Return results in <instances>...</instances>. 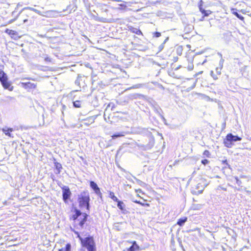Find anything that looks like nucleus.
<instances>
[{
  "label": "nucleus",
  "mask_w": 251,
  "mask_h": 251,
  "mask_svg": "<svg viewBox=\"0 0 251 251\" xmlns=\"http://www.w3.org/2000/svg\"><path fill=\"white\" fill-rule=\"evenodd\" d=\"M125 135L124 133L123 132H119L117 133L116 134H114L111 136L112 139H114L116 138L119 137H122Z\"/></svg>",
  "instance_id": "23"
},
{
  "label": "nucleus",
  "mask_w": 251,
  "mask_h": 251,
  "mask_svg": "<svg viewBox=\"0 0 251 251\" xmlns=\"http://www.w3.org/2000/svg\"><path fill=\"white\" fill-rule=\"evenodd\" d=\"M117 206L120 210L124 213H127V210L126 207V205L123 201L119 200L117 202Z\"/></svg>",
  "instance_id": "11"
},
{
  "label": "nucleus",
  "mask_w": 251,
  "mask_h": 251,
  "mask_svg": "<svg viewBox=\"0 0 251 251\" xmlns=\"http://www.w3.org/2000/svg\"><path fill=\"white\" fill-rule=\"evenodd\" d=\"M54 166H55L56 169L58 171V174L60 173V171L62 168L61 164L57 162H54Z\"/></svg>",
  "instance_id": "21"
},
{
  "label": "nucleus",
  "mask_w": 251,
  "mask_h": 251,
  "mask_svg": "<svg viewBox=\"0 0 251 251\" xmlns=\"http://www.w3.org/2000/svg\"><path fill=\"white\" fill-rule=\"evenodd\" d=\"M119 6H120V9L121 10H124V9H126V7H127L126 3L120 4H119Z\"/></svg>",
  "instance_id": "28"
},
{
  "label": "nucleus",
  "mask_w": 251,
  "mask_h": 251,
  "mask_svg": "<svg viewBox=\"0 0 251 251\" xmlns=\"http://www.w3.org/2000/svg\"><path fill=\"white\" fill-rule=\"evenodd\" d=\"M235 179L236 180V183L238 185V186H241L242 182L237 177H235Z\"/></svg>",
  "instance_id": "29"
},
{
  "label": "nucleus",
  "mask_w": 251,
  "mask_h": 251,
  "mask_svg": "<svg viewBox=\"0 0 251 251\" xmlns=\"http://www.w3.org/2000/svg\"><path fill=\"white\" fill-rule=\"evenodd\" d=\"M203 155L204 156H206V157H210V152L208 150H205L203 152Z\"/></svg>",
  "instance_id": "26"
},
{
  "label": "nucleus",
  "mask_w": 251,
  "mask_h": 251,
  "mask_svg": "<svg viewBox=\"0 0 251 251\" xmlns=\"http://www.w3.org/2000/svg\"><path fill=\"white\" fill-rule=\"evenodd\" d=\"M72 212L69 216L70 221L72 222L73 227L77 229L82 228L87 220L88 215L85 213H82L76 207L71 210Z\"/></svg>",
  "instance_id": "1"
},
{
  "label": "nucleus",
  "mask_w": 251,
  "mask_h": 251,
  "mask_svg": "<svg viewBox=\"0 0 251 251\" xmlns=\"http://www.w3.org/2000/svg\"><path fill=\"white\" fill-rule=\"evenodd\" d=\"M199 9H200V11H201V12L203 15V17H206V16H209L210 14H211L212 13V12L210 10H205L204 9H203L202 8L201 5H200L199 6Z\"/></svg>",
  "instance_id": "16"
},
{
  "label": "nucleus",
  "mask_w": 251,
  "mask_h": 251,
  "mask_svg": "<svg viewBox=\"0 0 251 251\" xmlns=\"http://www.w3.org/2000/svg\"><path fill=\"white\" fill-rule=\"evenodd\" d=\"M5 32L8 34L11 38H13L14 39H17V38L20 37V36H18V32L13 30L6 29L5 30Z\"/></svg>",
  "instance_id": "9"
},
{
  "label": "nucleus",
  "mask_w": 251,
  "mask_h": 251,
  "mask_svg": "<svg viewBox=\"0 0 251 251\" xmlns=\"http://www.w3.org/2000/svg\"><path fill=\"white\" fill-rule=\"evenodd\" d=\"M71 245L70 243L66 244L65 248L64 250L63 248L59 249L58 251H71Z\"/></svg>",
  "instance_id": "22"
},
{
  "label": "nucleus",
  "mask_w": 251,
  "mask_h": 251,
  "mask_svg": "<svg viewBox=\"0 0 251 251\" xmlns=\"http://www.w3.org/2000/svg\"><path fill=\"white\" fill-rule=\"evenodd\" d=\"M241 139L242 138L238 136L228 133L226 135V139L224 141V144L226 147L230 148L232 145V142L241 141Z\"/></svg>",
  "instance_id": "6"
},
{
  "label": "nucleus",
  "mask_w": 251,
  "mask_h": 251,
  "mask_svg": "<svg viewBox=\"0 0 251 251\" xmlns=\"http://www.w3.org/2000/svg\"><path fill=\"white\" fill-rule=\"evenodd\" d=\"M90 187L94 190L95 193L98 195H101V193L100 188L98 187L96 183L93 181H90Z\"/></svg>",
  "instance_id": "8"
},
{
  "label": "nucleus",
  "mask_w": 251,
  "mask_h": 251,
  "mask_svg": "<svg viewBox=\"0 0 251 251\" xmlns=\"http://www.w3.org/2000/svg\"><path fill=\"white\" fill-rule=\"evenodd\" d=\"M1 130L6 135H7L8 137H11V138L13 137L12 135L11 134V133L13 131V129L12 128H3Z\"/></svg>",
  "instance_id": "15"
},
{
  "label": "nucleus",
  "mask_w": 251,
  "mask_h": 251,
  "mask_svg": "<svg viewBox=\"0 0 251 251\" xmlns=\"http://www.w3.org/2000/svg\"><path fill=\"white\" fill-rule=\"evenodd\" d=\"M74 232L80 241L82 246L85 247L88 251H96L95 243L92 236H88L85 238H82L78 232L75 231H74Z\"/></svg>",
  "instance_id": "2"
},
{
  "label": "nucleus",
  "mask_w": 251,
  "mask_h": 251,
  "mask_svg": "<svg viewBox=\"0 0 251 251\" xmlns=\"http://www.w3.org/2000/svg\"><path fill=\"white\" fill-rule=\"evenodd\" d=\"M234 10H236V9L235 8L231 9L232 13L235 16H236L238 18H239L240 20L243 21L244 19V17L239 15L236 11H234Z\"/></svg>",
  "instance_id": "19"
},
{
  "label": "nucleus",
  "mask_w": 251,
  "mask_h": 251,
  "mask_svg": "<svg viewBox=\"0 0 251 251\" xmlns=\"http://www.w3.org/2000/svg\"><path fill=\"white\" fill-rule=\"evenodd\" d=\"M129 30L132 33L136 34L138 35H143L142 32L140 30V29L138 28L130 26L129 27Z\"/></svg>",
  "instance_id": "14"
},
{
  "label": "nucleus",
  "mask_w": 251,
  "mask_h": 251,
  "mask_svg": "<svg viewBox=\"0 0 251 251\" xmlns=\"http://www.w3.org/2000/svg\"><path fill=\"white\" fill-rule=\"evenodd\" d=\"M209 161L206 159H203L201 161V163L204 165L207 164L209 163Z\"/></svg>",
  "instance_id": "30"
},
{
  "label": "nucleus",
  "mask_w": 251,
  "mask_h": 251,
  "mask_svg": "<svg viewBox=\"0 0 251 251\" xmlns=\"http://www.w3.org/2000/svg\"><path fill=\"white\" fill-rule=\"evenodd\" d=\"M90 198L87 191H84L78 196L77 202L80 208L85 207L87 210H90Z\"/></svg>",
  "instance_id": "3"
},
{
  "label": "nucleus",
  "mask_w": 251,
  "mask_h": 251,
  "mask_svg": "<svg viewBox=\"0 0 251 251\" xmlns=\"http://www.w3.org/2000/svg\"><path fill=\"white\" fill-rule=\"evenodd\" d=\"M135 203H138L139 204H140L141 205L143 206H150V203H147L146 202V200H144V202H141L140 201H133Z\"/></svg>",
  "instance_id": "20"
},
{
  "label": "nucleus",
  "mask_w": 251,
  "mask_h": 251,
  "mask_svg": "<svg viewBox=\"0 0 251 251\" xmlns=\"http://www.w3.org/2000/svg\"><path fill=\"white\" fill-rule=\"evenodd\" d=\"M45 60L47 62H51V59L49 57H46L45 58Z\"/></svg>",
  "instance_id": "31"
},
{
  "label": "nucleus",
  "mask_w": 251,
  "mask_h": 251,
  "mask_svg": "<svg viewBox=\"0 0 251 251\" xmlns=\"http://www.w3.org/2000/svg\"><path fill=\"white\" fill-rule=\"evenodd\" d=\"M73 105L76 108H80L81 106V101L80 100H75L73 102Z\"/></svg>",
  "instance_id": "24"
},
{
  "label": "nucleus",
  "mask_w": 251,
  "mask_h": 251,
  "mask_svg": "<svg viewBox=\"0 0 251 251\" xmlns=\"http://www.w3.org/2000/svg\"><path fill=\"white\" fill-rule=\"evenodd\" d=\"M218 70V68H216L215 71H211L210 72L211 75L215 80L218 79V76H220L221 74V71Z\"/></svg>",
  "instance_id": "13"
},
{
  "label": "nucleus",
  "mask_w": 251,
  "mask_h": 251,
  "mask_svg": "<svg viewBox=\"0 0 251 251\" xmlns=\"http://www.w3.org/2000/svg\"><path fill=\"white\" fill-rule=\"evenodd\" d=\"M0 82L4 89H7L10 91H13L14 87L10 81H8L6 74L3 70L0 71Z\"/></svg>",
  "instance_id": "5"
},
{
  "label": "nucleus",
  "mask_w": 251,
  "mask_h": 251,
  "mask_svg": "<svg viewBox=\"0 0 251 251\" xmlns=\"http://www.w3.org/2000/svg\"><path fill=\"white\" fill-rule=\"evenodd\" d=\"M161 33L157 32V31L154 32L153 33V37H155V38L159 37L160 36H161Z\"/></svg>",
  "instance_id": "27"
},
{
  "label": "nucleus",
  "mask_w": 251,
  "mask_h": 251,
  "mask_svg": "<svg viewBox=\"0 0 251 251\" xmlns=\"http://www.w3.org/2000/svg\"><path fill=\"white\" fill-rule=\"evenodd\" d=\"M0 82L4 89H7L10 91H13L14 87L10 81H8L6 74L3 70L0 71Z\"/></svg>",
  "instance_id": "4"
},
{
  "label": "nucleus",
  "mask_w": 251,
  "mask_h": 251,
  "mask_svg": "<svg viewBox=\"0 0 251 251\" xmlns=\"http://www.w3.org/2000/svg\"><path fill=\"white\" fill-rule=\"evenodd\" d=\"M187 221V217H184L183 218H180L178 220L176 224L179 226H182Z\"/></svg>",
  "instance_id": "17"
},
{
  "label": "nucleus",
  "mask_w": 251,
  "mask_h": 251,
  "mask_svg": "<svg viewBox=\"0 0 251 251\" xmlns=\"http://www.w3.org/2000/svg\"><path fill=\"white\" fill-rule=\"evenodd\" d=\"M193 69V65L192 64H191V66H189V67H188V70L189 71H191V70H192Z\"/></svg>",
  "instance_id": "32"
},
{
  "label": "nucleus",
  "mask_w": 251,
  "mask_h": 251,
  "mask_svg": "<svg viewBox=\"0 0 251 251\" xmlns=\"http://www.w3.org/2000/svg\"><path fill=\"white\" fill-rule=\"evenodd\" d=\"M21 85L23 88L27 90L34 89L36 88V84L30 82H22L21 83Z\"/></svg>",
  "instance_id": "10"
},
{
  "label": "nucleus",
  "mask_w": 251,
  "mask_h": 251,
  "mask_svg": "<svg viewBox=\"0 0 251 251\" xmlns=\"http://www.w3.org/2000/svg\"><path fill=\"white\" fill-rule=\"evenodd\" d=\"M110 197L112 200H113L114 201L117 202L119 201V199L115 195L113 192L110 193Z\"/></svg>",
  "instance_id": "25"
},
{
  "label": "nucleus",
  "mask_w": 251,
  "mask_h": 251,
  "mask_svg": "<svg viewBox=\"0 0 251 251\" xmlns=\"http://www.w3.org/2000/svg\"><path fill=\"white\" fill-rule=\"evenodd\" d=\"M25 79H28V80H34L35 79L34 78H25Z\"/></svg>",
  "instance_id": "33"
},
{
  "label": "nucleus",
  "mask_w": 251,
  "mask_h": 251,
  "mask_svg": "<svg viewBox=\"0 0 251 251\" xmlns=\"http://www.w3.org/2000/svg\"><path fill=\"white\" fill-rule=\"evenodd\" d=\"M62 190L63 200L65 203H68L72 195L70 189L68 186H63L62 187Z\"/></svg>",
  "instance_id": "7"
},
{
  "label": "nucleus",
  "mask_w": 251,
  "mask_h": 251,
  "mask_svg": "<svg viewBox=\"0 0 251 251\" xmlns=\"http://www.w3.org/2000/svg\"><path fill=\"white\" fill-rule=\"evenodd\" d=\"M33 11H31L28 12L26 13V15L28 17V19H24L23 20L24 22H25L28 21H31V19L34 18V17L33 16Z\"/></svg>",
  "instance_id": "18"
},
{
  "label": "nucleus",
  "mask_w": 251,
  "mask_h": 251,
  "mask_svg": "<svg viewBox=\"0 0 251 251\" xmlns=\"http://www.w3.org/2000/svg\"><path fill=\"white\" fill-rule=\"evenodd\" d=\"M129 243H131L132 246L127 249V251H136L140 250V247L135 241L129 242Z\"/></svg>",
  "instance_id": "12"
}]
</instances>
